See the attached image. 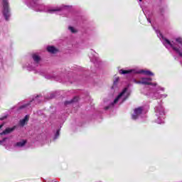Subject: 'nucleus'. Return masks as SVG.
Wrapping results in <instances>:
<instances>
[{
	"label": "nucleus",
	"mask_w": 182,
	"mask_h": 182,
	"mask_svg": "<svg viewBox=\"0 0 182 182\" xmlns=\"http://www.w3.org/2000/svg\"><path fill=\"white\" fill-rule=\"evenodd\" d=\"M142 0H139V2H141Z\"/></svg>",
	"instance_id": "nucleus-29"
},
{
	"label": "nucleus",
	"mask_w": 182,
	"mask_h": 182,
	"mask_svg": "<svg viewBox=\"0 0 182 182\" xmlns=\"http://www.w3.org/2000/svg\"><path fill=\"white\" fill-rule=\"evenodd\" d=\"M28 3H30V5L31 6H36V3L38 2V0H27Z\"/></svg>",
	"instance_id": "nucleus-15"
},
{
	"label": "nucleus",
	"mask_w": 182,
	"mask_h": 182,
	"mask_svg": "<svg viewBox=\"0 0 182 182\" xmlns=\"http://www.w3.org/2000/svg\"><path fill=\"white\" fill-rule=\"evenodd\" d=\"M8 138H4L3 140H0V144H4V141H5Z\"/></svg>",
	"instance_id": "nucleus-22"
},
{
	"label": "nucleus",
	"mask_w": 182,
	"mask_h": 182,
	"mask_svg": "<svg viewBox=\"0 0 182 182\" xmlns=\"http://www.w3.org/2000/svg\"><path fill=\"white\" fill-rule=\"evenodd\" d=\"M4 127V124H1V125H0V129H2Z\"/></svg>",
	"instance_id": "nucleus-26"
},
{
	"label": "nucleus",
	"mask_w": 182,
	"mask_h": 182,
	"mask_svg": "<svg viewBox=\"0 0 182 182\" xmlns=\"http://www.w3.org/2000/svg\"><path fill=\"white\" fill-rule=\"evenodd\" d=\"M151 80H153V79L151 77H141V80H139V81H136V79H133L132 82H134V83H137V84H141V85L157 86V83H156V82L153 83V82H151Z\"/></svg>",
	"instance_id": "nucleus-4"
},
{
	"label": "nucleus",
	"mask_w": 182,
	"mask_h": 182,
	"mask_svg": "<svg viewBox=\"0 0 182 182\" xmlns=\"http://www.w3.org/2000/svg\"><path fill=\"white\" fill-rule=\"evenodd\" d=\"M63 7H46L44 9V12H47V14H55V12H59L62 11Z\"/></svg>",
	"instance_id": "nucleus-6"
},
{
	"label": "nucleus",
	"mask_w": 182,
	"mask_h": 182,
	"mask_svg": "<svg viewBox=\"0 0 182 182\" xmlns=\"http://www.w3.org/2000/svg\"><path fill=\"white\" fill-rule=\"evenodd\" d=\"M118 82H119V77L116 78L114 80V84H113V86L112 87V89H114V87H116V86H117Z\"/></svg>",
	"instance_id": "nucleus-17"
},
{
	"label": "nucleus",
	"mask_w": 182,
	"mask_h": 182,
	"mask_svg": "<svg viewBox=\"0 0 182 182\" xmlns=\"http://www.w3.org/2000/svg\"><path fill=\"white\" fill-rule=\"evenodd\" d=\"M53 97H55V94L50 93V94H49V95L47 97V99H53Z\"/></svg>",
	"instance_id": "nucleus-20"
},
{
	"label": "nucleus",
	"mask_w": 182,
	"mask_h": 182,
	"mask_svg": "<svg viewBox=\"0 0 182 182\" xmlns=\"http://www.w3.org/2000/svg\"><path fill=\"white\" fill-rule=\"evenodd\" d=\"M15 130V127L12 128H6L4 131L0 133V136H2L4 134H9V133H12Z\"/></svg>",
	"instance_id": "nucleus-8"
},
{
	"label": "nucleus",
	"mask_w": 182,
	"mask_h": 182,
	"mask_svg": "<svg viewBox=\"0 0 182 182\" xmlns=\"http://www.w3.org/2000/svg\"><path fill=\"white\" fill-rule=\"evenodd\" d=\"M156 116L158 117L156 120L158 124H161V123H164V117L166 116V113L164 112V108L161 103H159L158 106L154 108Z\"/></svg>",
	"instance_id": "nucleus-1"
},
{
	"label": "nucleus",
	"mask_w": 182,
	"mask_h": 182,
	"mask_svg": "<svg viewBox=\"0 0 182 182\" xmlns=\"http://www.w3.org/2000/svg\"><path fill=\"white\" fill-rule=\"evenodd\" d=\"M29 121V115H26L24 119L20 120L21 126H25V123Z\"/></svg>",
	"instance_id": "nucleus-12"
},
{
	"label": "nucleus",
	"mask_w": 182,
	"mask_h": 182,
	"mask_svg": "<svg viewBox=\"0 0 182 182\" xmlns=\"http://www.w3.org/2000/svg\"><path fill=\"white\" fill-rule=\"evenodd\" d=\"M148 22H149V23H151V21H150V18H147Z\"/></svg>",
	"instance_id": "nucleus-27"
},
{
	"label": "nucleus",
	"mask_w": 182,
	"mask_h": 182,
	"mask_svg": "<svg viewBox=\"0 0 182 182\" xmlns=\"http://www.w3.org/2000/svg\"><path fill=\"white\" fill-rule=\"evenodd\" d=\"M5 119H6V116H4V117L0 118V120H5Z\"/></svg>",
	"instance_id": "nucleus-24"
},
{
	"label": "nucleus",
	"mask_w": 182,
	"mask_h": 182,
	"mask_svg": "<svg viewBox=\"0 0 182 182\" xmlns=\"http://www.w3.org/2000/svg\"><path fill=\"white\" fill-rule=\"evenodd\" d=\"M132 72H133V70H119V73L121 75H127L129 73H132Z\"/></svg>",
	"instance_id": "nucleus-14"
},
{
	"label": "nucleus",
	"mask_w": 182,
	"mask_h": 182,
	"mask_svg": "<svg viewBox=\"0 0 182 182\" xmlns=\"http://www.w3.org/2000/svg\"><path fill=\"white\" fill-rule=\"evenodd\" d=\"M161 97H167V95L166 94H164L163 95H161Z\"/></svg>",
	"instance_id": "nucleus-25"
},
{
	"label": "nucleus",
	"mask_w": 182,
	"mask_h": 182,
	"mask_svg": "<svg viewBox=\"0 0 182 182\" xmlns=\"http://www.w3.org/2000/svg\"><path fill=\"white\" fill-rule=\"evenodd\" d=\"M78 100H79V97H75L70 101H65L64 105H65V106H68V105H70L71 103H75V102H77Z\"/></svg>",
	"instance_id": "nucleus-10"
},
{
	"label": "nucleus",
	"mask_w": 182,
	"mask_h": 182,
	"mask_svg": "<svg viewBox=\"0 0 182 182\" xmlns=\"http://www.w3.org/2000/svg\"><path fill=\"white\" fill-rule=\"evenodd\" d=\"M69 31H70L73 33H75V32H76V31H75V28L72 26H69L68 27Z\"/></svg>",
	"instance_id": "nucleus-19"
},
{
	"label": "nucleus",
	"mask_w": 182,
	"mask_h": 182,
	"mask_svg": "<svg viewBox=\"0 0 182 182\" xmlns=\"http://www.w3.org/2000/svg\"><path fill=\"white\" fill-rule=\"evenodd\" d=\"M129 95L130 94L127 92V87H125L122 92L115 98L114 102L110 103L109 106L105 107V110H108V109H110V107L114 106V105H116V103H117V102H119L122 97H123L122 102H124V100H126V99H127Z\"/></svg>",
	"instance_id": "nucleus-2"
},
{
	"label": "nucleus",
	"mask_w": 182,
	"mask_h": 182,
	"mask_svg": "<svg viewBox=\"0 0 182 182\" xmlns=\"http://www.w3.org/2000/svg\"><path fill=\"white\" fill-rule=\"evenodd\" d=\"M59 132L60 130H57V132H55V137H54V140H56V139H58V137H59Z\"/></svg>",
	"instance_id": "nucleus-18"
},
{
	"label": "nucleus",
	"mask_w": 182,
	"mask_h": 182,
	"mask_svg": "<svg viewBox=\"0 0 182 182\" xmlns=\"http://www.w3.org/2000/svg\"><path fill=\"white\" fill-rule=\"evenodd\" d=\"M41 97V95H37L35 98H33V102H35V103H41V100H39Z\"/></svg>",
	"instance_id": "nucleus-16"
},
{
	"label": "nucleus",
	"mask_w": 182,
	"mask_h": 182,
	"mask_svg": "<svg viewBox=\"0 0 182 182\" xmlns=\"http://www.w3.org/2000/svg\"><path fill=\"white\" fill-rule=\"evenodd\" d=\"M141 113H143V107H139L138 108H136L134 110V114H132V119L133 120H137L139 117L141 116Z\"/></svg>",
	"instance_id": "nucleus-5"
},
{
	"label": "nucleus",
	"mask_w": 182,
	"mask_h": 182,
	"mask_svg": "<svg viewBox=\"0 0 182 182\" xmlns=\"http://www.w3.org/2000/svg\"><path fill=\"white\" fill-rule=\"evenodd\" d=\"M25 144H26V141H22L17 142L15 144V146L16 147H23V146H25Z\"/></svg>",
	"instance_id": "nucleus-13"
},
{
	"label": "nucleus",
	"mask_w": 182,
	"mask_h": 182,
	"mask_svg": "<svg viewBox=\"0 0 182 182\" xmlns=\"http://www.w3.org/2000/svg\"><path fill=\"white\" fill-rule=\"evenodd\" d=\"M139 73H144V75H146V76H154V73H151L150 70H141L139 72Z\"/></svg>",
	"instance_id": "nucleus-9"
},
{
	"label": "nucleus",
	"mask_w": 182,
	"mask_h": 182,
	"mask_svg": "<svg viewBox=\"0 0 182 182\" xmlns=\"http://www.w3.org/2000/svg\"><path fill=\"white\" fill-rule=\"evenodd\" d=\"M32 58H33V60L34 61V65H35L33 68H37V66H38V65H39V63L41 62V57H39V55H38V54H33Z\"/></svg>",
	"instance_id": "nucleus-7"
},
{
	"label": "nucleus",
	"mask_w": 182,
	"mask_h": 182,
	"mask_svg": "<svg viewBox=\"0 0 182 182\" xmlns=\"http://www.w3.org/2000/svg\"><path fill=\"white\" fill-rule=\"evenodd\" d=\"M160 90H162L163 92H164V88L161 87V88H160Z\"/></svg>",
	"instance_id": "nucleus-28"
},
{
	"label": "nucleus",
	"mask_w": 182,
	"mask_h": 182,
	"mask_svg": "<svg viewBox=\"0 0 182 182\" xmlns=\"http://www.w3.org/2000/svg\"><path fill=\"white\" fill-rule=\"evenodd\" d=\"M46 79H52V76H50V75H46Z\"/></svg>",
	"instance_id": "nucleus-23"
},
{
	"label": "nucleus",
	"mask_w": 182,
	"mask_h": 182,
	"mask_svg": "<svg viewBox=\"0 0 182 182\" xmlns=\"http://www.w3.org/2000/svg\"><path fill=\"white\" fill-rule=\"evenodd\" d=\"M29 105H31V103L21 106L19 107L20 110L22 109H25V107H26V106H29Z\"/></svg>",
	"instance_id": "nucleus-21"
},
{
	"label": "nucleus",
	"mask_w": 182,
	"mask_h": 182,
	"mask_svg": "<svg viewBox=\"0 0 182 182\" xmlns=\"http://www.w3.org/2000/svg\"><path fill=\"white\" fill-rule=\"evenodd\" d=\"M47 50L50 53H56V52H58V49H56V48H55L54 46H48L47 48Z\"/></svg>",
	"instance_id": "nucleus-11"
},
{
	"label": "nucleus",
	"mask_w": 182,
	"mask_h": 182,
	"mask_svg": "<svg viewBox=\"0 0 182 182\" xmlns=\"http://www.w3.org/2000/svg\"><path fill=\"white\" fill-rule=\"evenodd\" d=\"M3 11L2 14L6 19V21H9L11 17V9H9V1L8 0H3Z\"/></svg>",
	"instance_id": "nucleus-3"
}]
</instances>
